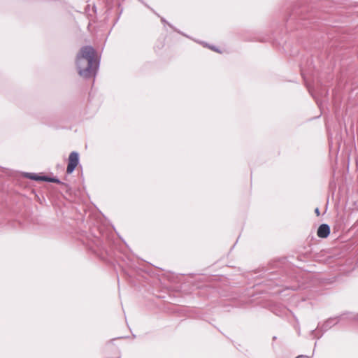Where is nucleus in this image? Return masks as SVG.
<instances>
[{"instance_id":"4","label":"nucleus","mask_w":358,"mask_h":358,"mask_svg":"<svg viewBox=\"0 0 358 358\" xmlns=\"http://www.w3.org/2000/svg\"><path fill=\"white\" fill-rule=\"evenodd\" d=\"M330 227L327 224H322L317 229V236L322 238H327L330 234Z\"/></svg>"},{"instance_id":"6","label":"nucleus","mask_w":358,"mask_h":358,"mask_svg":"<svg viewBox=\"0 0 358 358\" xmlns=\"http://www.w3.org/2000/svg\"><path fill=\"white\" fill-rule=\"evenodd\" d=\"M43 181L48 182H55L57 184H64L59 179L56 177H50L48 176H43Z\"/></svg>"},{"instance_id":"2","label":"nucleus","mask_w":358,"mask_h":358,"mask_svg":"<svg viewBox=\"0 0 358 358\" xmlns=\"http://www.w3.org/2000/svg\"><path fill=\"white\" fill-rule=\"evenodd\" d=\"M338 322V320L337 318H329L326 320L321 327H317L316 329L312 331V334L315 337L317 335V329L322 331V334L317 336V339H319L322 334L331 329L332 327L336 325Z\"/></svg>"},{"instance_id":"8","label":"nucleus","mask_w":358,"mask_h":358,"mask_svg":"<svg viewBox=\"0 0 358 358\" xmlns=\"http://www.w3.org/2000/svg\"><path fill=\"white\" fill-rule=\"evenodd\" d=\"M141 2H142L143 4L145 5V6H147L148 8H149L155 14H156L157 15L159 16V15L151 8H150V6L148 5H147L146 3H145L142 0H139Z\"/></svg>"},{"instance_id":"9","label":"nucleus","mask_w":358,"mask_h":358,"mask_svg":"<svg viewBox=\"0 0 358 358\" xmlns=\"http://www.w3.org/2000/svg\"><path fill=\"white\" fill-rule=\"evenodd\" d=\"M211 50L215 51V52H219V50L215 47V46H208Z\"/></svg>"},{"instance_id":"12","label":"nucleus","mask_w":358,"mask_h":358,"mask_svg":"<svg viewBox=\"0 0 358 358\" xmlns=\"http://www.w3.org/2000/svg\"><path fill=\"white\" fill-rule=\"evenodd\" d=\"M357 319H358V314H357Z\"/></svg>"},{"instance_id":"5","label":"nucleus","mask_w":358,"mask_h":358,"mask_svg":"<svg viewBox=\"0 0 358 358\" xmlns=\"http://www.w3.org/2000/svg\"><path fill=\"white\" fill-rule=\"evenodd\" d=\"M24 176L35 181H43V176H38L36 173H25Z\"/></svg>"},{"instance_id":"1","label":"nucleus","mask_w":358,"mask_h":358,"mask_svg":"<svg viewBox=\"0 0 358 358\" xmlns=\"http://www.w3.org/2000/svg\"><path fill=\"white\" fill-rule=\"evenodd\" d=\"M78 75L87 80L94 78L100 65L95 49L91 45L83 46L76 57Z\"/></svg>"},{"instance_id":"11","label":"nucleus","mask_w":358,"mask_h":358,"mask_svg":"<svg viewBox=\"0 0 358 358\" xmlns=\"http://www.w3.org/2000/svg\"><path fill=\"white\" fill-rule=\"evenodd\" d=\"M303 357H307L305 355H301L297 356L296 358H303Z\"/></svg>"},{"instance_id":"10","label":"nucleus","mask_w":358,"mask_h":358,"mask_svg":"<svg viewBox=\"0 0 358 358\" xmlns=\"http://www.w3.org/2000/svg\"><path fill=\"white\" fill-rule=\"evenodd\" d=\"M315 214L319 216L320 215V210L318 208H316L315 210Z\"/></svg>"},{"instance_id":"3","label":"nucleus","mask_w":358,"mask_h":358,"mask_svg":"<svg viewBox=\"0 0 358 358\" xmlns=\"http://www.w3.org/2000/svg\"><path fill=\"white\" fill-rule=\"evenodd\" d=\"M79 164V154L76 151L71 152L69 157V163L67 165L66 173L68 174L72 173L78 164Z\"/></svg>"},{"instance_id":"7","label":"nucleus","mask_w":358,"mask_h":358,"mask_svg":"<svg viewBox=\"0 0 358 358\" xmlns=\"http://www.w3.org/2000/svg\"><path fill=\"white\" fill-rule=\"evenodd\" d=\"M161 21H162L163 23H164V24H167L170 27L173 28V26H172L171 24H169V23L166 20H165V18H164V17H161Z\"/></svg>"}]
</instances>
